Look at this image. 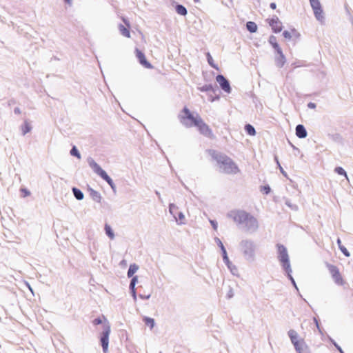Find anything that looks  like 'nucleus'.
Wrapping results in <instances>:
<instances>
[{
    "mask_svg": "<svg viewBox=\"0 0 353 353\" xmlns=\"http://www.w3.org/2000/svg\"><path fill=\"white\" fill-rule=\"evenodd\" d=\"M181 122L187 127L196 126L200 133L202 134L210 137L212 135V131L209 126L204 123L203 119L198 114H193L187 108H185L179 115Z\"/></svg>",
    "mask_w": 353,
    "mask_h": 353,
    "instance_id": "nucleus-1",
    "label": "nucleus"
},
{
    "mask_svg": "<svg viewBox=\"0 0 353 353\" xmlns=\"http://www.w3.org/2000/svg\"><path fill=\"white\" fill-rule=\"evenodd\" d=\"M230 216L236 223L241 224L243 225V228L248 233H254L259 228L257 219L244 211H232L230 212Z\"/></svg>",
    "mask_w": 353,
    "mask_h": 353,
    "instance_id": "nucleus-2",
    "label": "nucleus"
},
{
    "mask_svg": "<svg viewBox=\"0 0 353 353\" xmlns=\"http://www.w3.org/2000/svg\"><path fill=\"white\" fill-rule=\"evenodd\" d=\"M214 159L224 172L234 174L239 172L238 166L230 158L223 154H216Z\"/></svg>",
    "mask_w": 353,
    "mask_h": 353,
    "instance_id": "nucleus-3",
    "label": "nucleus"
},
{
    "mask_svg": "<svg viewBox=\"0 0 353 353\" xmlns=\"http://www.w3.org/2000/svg\"><path fill=\"white\" fill-rule=\"evenodd\" d=\"M93 323L94 325H103V329L101 336V343L103 352L106 353L109 345V335L111 332L110 325L105 317L95 319L93 321Z\"/></svg>",
    "mask_w": 353,
    "mask_h": 353,
    "instance_id": "nucleus-4",
    "label": "nucleus"
},
{
    "mask_svg": "<svg viewBox=\"0 0 353 353\" xmlns=\"http://www.w3.org/2000/svg\"><path fill=\"white\" fill-rule=\"evenodd\" d=\"M288 335L293 345L296 353H303L309 349L305 339L294 330H290Z\"/></svg>",
    "mask_w": 353,
    "mask_h": 353,
    "instance_id": "nucleus-5",
    "label": "nucleus"
},
{
    "mask_svg": "<svg viewBox=\"0 0 353 353\" xmlns=\"http://www.w3.org/2000/svg\"><path fill=\"white\" fill-rule=\"evenodd\" d=\"M256 244L254 241L245 239L240 243V249L244 258L249 262H252L256 259Z\"/></svg>",
    "mask_w": 353,
    "mask_h": 353,
    "instance_id": "nucleus-6",
    "label": "nucleus"
},
{
    "mask_svg": "<svg viewBox=\"0 0 353 353\" xmlns=\"http://www.w3.org/2000/svg\"><path fill=\"white\" fill-rule=\"evenodd\" d=\"M277 248H278V252H279V255H278L279 260L283 268L288 272V276H289L290 280L292 281L293 285L296 288V283H295L294 279L292 278V275L290 274V273L292 272V269H291V265L290 263L289 256L288 254L287 249L285 247H284L283 245H279L277 246Z\"/></svg>",
    "mask_w": 353,
    "mask_h": 353,
    "instance_id": "nucleus-7",
    "label": "nucleus"
},
{
    "mask_svg": "<svg viewBox=\"0 0 353 353\" xmlns=\"http://www.w3.org/2000/svg\"><path fill=\"white\" fill-rule=\"evenodd\" d=\"M316 21L323 23L325 20V13L320 0H309Z\"/></svg>",
    "mask_w": 353,
    "mask_h": 353,
    "instance_id": "nucleus-8",
    "label": "nucleus"
},
{
    "mask_svg": "<svg viewBox=\"0 0 353 353\" xmlns=\"http://www.w3.org/2000/svg\"><path fill=\"white\" fill-rule=\"evenodd\" d=\"M89 165L92 168V170L99 176H100L103 179H104L110 186L111 188H114V183L112 179L108 175L106 172L103 170L101 167L96 163L94 161L91 160L89 162Z\"/></svg>",
    "mask_w": 353,
    "mask_h": 353,
    "instance_id": "nucleus-9",
    "label": "nucleus"
},
{
    "mask_svg": "<svg viewBox=\"0 0 353 353\" xmlns=\"http://www.w3.org/2000/svg\"><path fill=\"white\" fill-rule=\"evenodd\" d=\"M89 165L92 168V170L99 176H100L103 179H104L110 186L111 188H114V183L112 179L108 175L106 172L103 170L101 167L96 163L94 161L91 160L89 162Z\"/></svg>",
    "mask_w": 353,
    "mask_h": 353,
    "instance_id": "nucleus-10",
    "label": "nucleus"
},
{
    "mask_svg": "<svg viewBox=\"0 0 353 353\" xmlns=\"http://www.w3.org/2000/svg\"><path fill=\"white\" fill-rule=\"evenodd\" d=\"M89 165L92 168V170L99 176H100L103 179H104L110 186L111 188H114V183L112 179L108 175L106 172L103 170L101 167L96 163L94 161L91 160L89 162Z\"/></svg>",
    "mask_w": 353,
    "mask_h": 353,
    "instance_id": "nucleus-11",
    "label": "nucleus"
},
{
    "mask_svg": "<svg viewBox=\"0 0 353 353\" xmlns=\"http://www.w3.org/2000/svg\"><path fill=\"white\" fill-rule=\"evenodd\" d=\"M283 36L288 41H296L300 39L301 34L297 29L292 28L284 30Z\"/></svg>",
    "mask_w": 353,
    "mask_h": 353,
    "instance_id": "nucleus-12",
    "label": "nucleus"
},
{
    "mask_svg": "<svg viewBox=\"0 0 353 353\" xmlns=\"http://www.w3.org/2000/svg\"><path fill=\"white\" fill-rule=\"evenodd\" d=\"M328 269L335 283L339 285H344V280L339 272V270L332 265H330L328 266Z\"/></svg>",
    "mask_w": 353,
    "mask_h": 353,
    "instance_id": "nucleus-13",
    "label": "nucleus"
},
{
    "mask_svg": "<svg viewBox=\"0 0 353 353\" xmlns=\"http://www.w3.org/2000/svg\"><path fill=\"white\" fill-rule=\"evenodd\" d=\"M216 81L224 92L227 94H230L232 92V88L230 82L224 76L221 74L217 75L216 77Z\"/></svg>",
    "mask_w": 353,
    "mask_h": 353,
    "instance_id": "nucleus-14",
    "label": "nucleus"
},
{
    "mask_svg": "<svg viewBox=\"0 0 353 353\" xmlns=\"http://www.w3.org/2000/svg\"><path fill=\"white\" fill-rule=\"evenodd\" d=\"M268 23L275 33H279L283 30V23L278 17L274 16L268 19Z\"/></svg>",
    "mask_w": 353,
    "mask_h": 353,
    "instance_id": "nucleus-15",
    "label": "nucleus"
},
{
    "mask_svg": "<svg viewBox=\"0 0 353 353\" xmlns=\"http://www.w3.org/2000/svg\"><path fill=\"white\" fill-rule=\"evenodd\" d=\"M136 57L138 59L140 64L145 68H152V65L147 61L145 54L138 49L135 50Z\"/></svg>",
    "mask_w": 353,
    "mask_h": 353,
    "instance_id": "nucleus-16",
    "label": "nucleus"
},
{
    "mask_svg": "<svg viewBox=\"0 0 353 353\" xmlns=\"http://www.w3.org/2000/svg\"><path fill=\"white\" fill-rule=\"evenodd\" d=\"M276 55L275 57V64L279 68H282L286 63V59L283 53L282 49L279 51H276Z\"/></svg>",
    "mask_w": 353,
    "mask_h": 353,
    "instance_id": "nucleus-17",
    "label": "nucleus"
},
{
    "mask_svg": "<svg viewBox=\"0 0 353 353\" xmlns=\"http://www.w3.org/2000/svg\"><path fill=\"white\" fill-rule=\"evenodd\" d=\"M295 131L296 137L300 139H305L307 136V130L303 125H296Z\"/></svg>",
    "mask_w": 353,
    "mask_h": 353,
    "instance_id": "nucleus-18",
    "label": "nucleus"
},
{
    "mask_svg": "<svg viewBox=\"0 0 353 353\" xmlns=\"http://www.w3.org/2000/svg\"><path fill=\"white\" fill-rule=\"evenodd\" d=\"M32 125L28 121H25L20 127V130L23 135H26L32 130Z\"/></svg>",
    "mask_w": 353,
    "mask_h": 353,
    "instance_id": "nucleus-19",
    "label": "nucleus"
},
{
    "mask_svg": "<svg viewBox=\"0 0 353 353\" xmlns=\"http://www.w3.org/2000/svg\"><path fill=\"white\" fill-rule=\"evenodd\" d=\"M104 230H105V234L111 239H114V237H115V235H114V231L112 228V227L108 225V224H105V226H104Z\"/></svg>",
    "mask_w": 353,
    "mask_h": 353,
    "instance_id": "nucleus-20",
    "label": "nucleus"
},
{
    "mask_svg": "<svg viewBox=\"0 0 353 353\" xmlns=\"http://www.w3.org/2000/svg\"><path fill=\"white\" fill-rule=\"evenodd\" d=\"M334 171L338 175L344 176L347 179V181H349V177L347 174V172L342 167H336Z\"/></svg>",
    "mask_w": 353,
    "mask_h": 353,
    "instance_id": "nucleus-21",
    "label": "nucleus"
},
{
    "mask_svg": "<svg viewBox=\"0 0 353 353\" xmlns=\"http://www.w3.org/2000/svg\"><path fill=\"white\" fill-rule=\"evenodd\" d=\"M269 43L272 45L275 51H279V50L281 49L277 43L276 38L274 36L270 37Z\"/></svg>",
    "mask_w": 353,
    "mask_h": 353,
    "instance_id": "nucleus-22",
    "label": "nucleus"
},
{
    "mask_svg": "<svg viewBox=\"0 0 353 353\" xmlns=\"http://www.w3.org/2000/svg\"><path fill=\"white\" fill-rule=\"evenodd\" d=\"M143 321L147 327L150 328V330H152L155 326V321L154 319L150 317H144Z\"/></svg>",
    "mask_w": 353,
    "mask_h": 353,
    "instance_id": "nucleus-23",
    "label": "nucleus"
},
{
    "mask_svg": "<svg viewBox=\"0 0 353 353\" xmlns=\"http://www.w3.org/2000/svg\"><path fill=\"white\" fill-rule=\"evenodd\" d=\"M174 218L179 224L183 225L185 223V216L183 212H179L176 215L174 216Z\"/></svg>",
    "mask_w": 353,
    "mask_h": 353,
    "instance_id": "nucleus-24",
    "label": "nucleus"
},
{
    "mask_svg": "<svg viewBox=\"0 0 353 353\" xmlns=\"http://www.w3.org/2000/svg\"><path fill=\"white\" fill-rule=\"evenodd\" d=\"M246 28L247 30L252 33L256 32L258 30L257 25L253 21H248L246 23Z\"/></svg>",
    "mask_w": 353,
    "mask_h": 353,
    "instance_id": "nucleus-25",
    "label": "nucleus"
},
{
    "mask_svg": "<svg viewBox=\"0 0 353 353\" xmlns=\"http://www.w3.org/2000/svg\"><path fill=\"white\" fill-rule=\"evenodd\" d=\"M72 192L74 194V196H75V198L79 200V201H81L84 198V194L78 188H72Z\"/></svg>",
    "mask_w": 353,
    "mask_h": 353,
    "instance_id": "nucleus-26",
    "label": "nucleus"
},
{
    "mask_svg": "<svg viewBox=\"0 0 353 353\" xmlns=\"http://www.w3.org/2000/svg\"><path fill=\"white\" fill-rule=\"evenodd\" d=\"M139 266L136 264H131L128 271V276L132 277L139 270Z\"/></svg>",
    "mask_w": 353,
    "mask_h": 353,
    "instance_id": "nucleus-27",
    "label": "nucleus"
},
{
    "mask_svg": "<svg viewBox=\"0 0 353 353\" xmlns=\"http://www.w3.org/2000/svg\"><path fill=\"white\" fill-rule=\"evenodd\" d=\"M119 31L121 32V34L127 37V38H130V32L128 30V28H125L123 25H119Z\"/></svg>",
    "mask_w": 353,
    "mask_h": 353,
    "instance_id": "nucleus-28",
    "label": "nucleus"
},
{
    "mask_svg": "<svg viewBox=\"0 0 353 353\" xmlns=\"http://www.w3.org/2000/svg\"><path fill=\"white\" fill-rule=\"evenodd\" d=\"M90 194L94 201L99 202V203L101 202L102 197H101V194L99 192H97L96 190H92Z\"/></svg>",
    "mask_w": 353,
    "mask_h": 353,
    "instance_id": "nucleus-29",
    "label": "nucleus"
},
{
    "mask_svg": "<svg viewBox=\"0 0 353 353\" xmlns=\"http://www.w3.org/2000/svg\"><path fill=\"white\" fill-rule=\"evenodd\" d=\"M245 130L247 132V133L250 136H254L256 134V130L250 124H247L245 126Z\"/></svg>",
    "mask_w": 353,
    "mask_h": 353,
    "instance_id": "nucleus-30",
    "label": "nucleus"
},
{
    "mask_svg": "<svg viewBox=\"0 0 353 353\" xmlns=\"http://www.w3.org/2000/svg\"><path fill=\"white\" fill-rule=\"evenodd\" d=\"M176 11L179 14L182 15V16H185L187 14L186 8L181 5H178L176 7Z\"/></svg>",
    "mask_w": 353,
    "mask_h": 353,
    "instance_id": "nucleus-31",
    "label": "nucleus"
},
{
    "mask_svg": "<svg viewBox=\"0 0 353 353\" xmlns=\"http://www.w3.org/2000/svg\"><path fill=\"white\" fill-rule=\"evenodd\" d=\"M222 252H223V261L227 265V266L230 268L232 264H231V262L230 261V259L228 256L226 250H223Z\"/></svg>",
    "mask_w": 353,
    "mask_h": 353,
    "instance_id": "nucleus-32",
    "label": "nucleus"
},
{
    "mask_svg": "<svg viewBox=\"0 0 353 353\" xmlns=\"http://www.w3.org/2000/svg\"><path fill=\"white\" fill-rule=\"evenodd\" d=\"M70 154L77 157L79 159L81 158V154L77 147L74 146L70 150Z\"/></svg>",
    "mask_w": 353,
    "mask_h": 353,
    "instance_id": "nucleus-33",
    "label": "nucleus"
},
{
    "mask_svg": "<svg viewBox=\"0 0 353 353\" xmlns=\"http://www.w3.org/2000/svg\"><path fill=\"white\" fill-rule=\"evenodd\" d=\"M208 62L214 68H215L216 70L219 69L218 66L214 63L213 58L209 54H208Z\"/></svg>",
    "mask_w": 353,
    "mask_h": 353,
    "instance_id": "nucleus-34",
    "label": "nucleus"
},
{
    "mask_svg": "<svg viewBox=\"0 0 353 353\" xmlns=\"http://www.w3.org/2000/svg\"><path fill=\"white\" fill-rule=\"evenodd\" d=\"M339 249L343 253V254L347 256V257H349L350 256V252H348V250L346 249V248H345L343 245H339Z\"/></svg>",
    "mask_w": 353,
    "mask_h": 353,
    "instance_id": "nucleus-35",
    "label": "nucleus"
},
{
    "mask_svg": "<svg viewBox=\"0 0 353 353\" xmlns=\"http://www.w3.org/2000/svg\"><path fill=\"white\" fill-rule=\"evenodd\" d=\"M138 281V277L137 276H134L132 278L131 282H130V289H134L135 288V285H136V283H137Z\"/></svg>",
    "mask_w": 353,
    "mask_h": 353,
    "instance_id": "nucleus-36",
    "label": "nucleus"
},
{
    "mask_svg": "<svg viewBox=\"0 0 353 353\" xmlns=\"http://www.w3.org/2000/svg\"><path fill=\"white\" fill-rule=\"evenodd\" d=\"M271 188L269 185H265L261 188V191L263 193L268 194L270 192Z\"/></svg>",
    "mask_w": 353,
    "mask_h": 353,
    "instance_id": "nucleus-37",
    "label": "nucleus"
},
{
    "mask_svg": "<svg viewBox=\"0 0 353 353\" xmlns=\"http://www.w3.org/2000/svg\"><path fill=\"white\" fill-rule=\"evenodd\" d=\"M21 192L22 196L23 197H26V196H28L30 195V192L28 190L26 189V188L21 189Z\"/></svg>",
    "mask_w": 353,
    "mask_h": 353,
    "instance_id": "nucleus-38",
    "label": "nucleus"
},
{
    "mask_svg": "<svg viewBox=\"0 0 353 353\" xmlns=\"http://www.w3.org/2000/svg\"><path fill=\"white\" fill-rule=\"evenodd\" d=\"M215 241L216 242L217 245L220 247L221 251L225 250L223 243L221 242V241L219 239L216 238L215 239Z\"/></svg>",
    "mask_w": 353,
    "mask_h": 353,
    "instance_id": "nucleus-39",
    "label": "nucleus"
},
{
    "mask_svg": "<svg viewBox=\"0 0 353 353\" xmlns=\"http://www.w3.org/2000/svg\"><path fill=\"white\" fill-rule=\"evenodd\" d=\"M131 293H132V295L133 296L134 300H136L137 299V295H136V290H135V288L131 289Z\"/></svg>",
    "mask_w": 353,
    "mask_h": 353,
    "instance_id": "nucleus-40",
    "label": "nucleus"
},
{
    "mask_svg": "<svg viewBox=\"0 0 353 353\" xmlns=\"http://www.w3.org/2000/svg\"><path fill=\"white\" fill-rule=\"evenodd\" d=\"M334 345L337 347V349L340 351L341 353H343L341 347H339L336 343H334Z\"/></svg>",
    "mask_w": 353,
    "mask_h": 353,
    "instance_id": "nucleus-41",
    "label": "nucleus"
},
{
    "mask_svg": "<svg viewBox=\"0 0 353 353\" xmlns=\"http://www.w3.org/2000/svg\"><path fill=\"white\" fill-rule=\"evenodd\" d=\"M308 107L310 108H315V104L312 103H310L308 104Z\"/></svg>",
    "mask_w": 353,
    "mask_h": 353,
    "instance_id": "nucleus-42",
    "label": "nucleus"
},
{
    "mask_svg": "<svg viewBox=\"0 0 353 353\" xmlns=\"http://www.w3.org/2000/svg\"><path fill=\"white\" fill-rule=\"evenodd\" d=\"M64 1H65V2L66 3H68V5H70H70H72V0H64Z\"/></svg>",
    "mask_w": 353,
    "mask_h": 353,
    "instance_id": "nucleus-43",
    "label": "nucleus"
},
{
    "mask_svg": "<svg viewBox=\"0 0 353 353\" xmlns=\"http://www.w3.org/2000/svg\"><path fill=\"white\" fill-rule=\"evenodd\" d=\"M270 7H271V8H272V9H275V8H276V4H275L274 3H272L270 4Z\"/></svg>",
    "mask_w": 353,
    "mask_h": 353,
    "instance_id": "nucleus-44",
    "label": "nucleus"
},
{
    "mask_svg": "<svg viewBox=\"0 0 353 353\" xmlns=\"http://www.w3.org/2000/svg\"><path fill=\"white\" fill-rule=\"evenodd\" d=\"M174 208V205H171V206L170 207V212H171L172 214L173 213Z\"/></svg>",
    "mask_w": 353,
    "mask_h": 353,
    "instance_id": "nucleus-45",
    "label": "nucleus"
},
{
    "mask_svg": "<svg viewBox=\"0 0 353 353\" xmlns=\"http://www.w3.org/2000/svg\"><path fill=\"white\" fill-rule=\"evenodd\" d=\"M211 223L213 225L214 228L216 229V225L214 224L213 221H211Z\"/></svg>",
    "mask_w": 353,
    "mask_h": 353,
    "instance_id": "nucleus-46",
    "label": "nucleus"
},
{
    "mask_svg": "<svg viewBox=\"0 0 353 353\" xmlns=\"http://www.w3.org/2000/svg\"><path fill=\"white\" fill-rule=\"evenodd\" d=\"M337 243H338V245H341V240H340V239H338V240H337Z\"/></svg>",
    "mask_w": 353,
    "mask_h": 353,
    "instance_id": "nucleus-47",
    "label": "nucleus"
},
{
    "mask_svg": "<svg viewBox=\"0 0 353 353\" xmlns=\"http://www.w3.org/2000/svg\"><path fill=\"white\" fill-rule=\"evenodd\" d=\"M195 2H199L200 0H194Z\"/></svg>",
    "mask_w": 353,
    "mask_h": 353,
    "instance_id": "nucleus-48",
    "label": "nucleus"
}]
</instances>
